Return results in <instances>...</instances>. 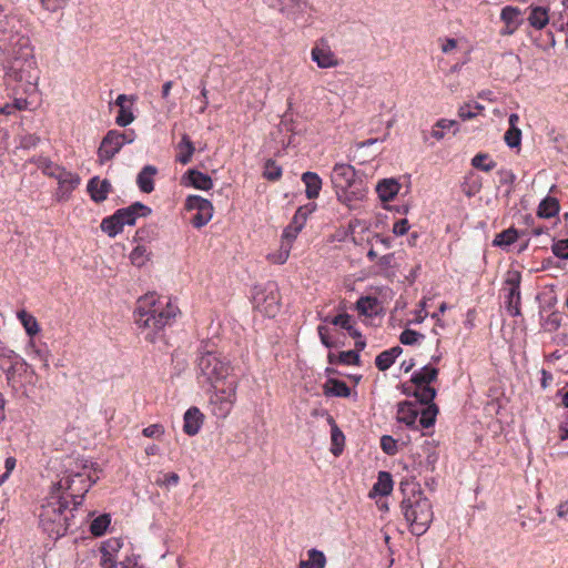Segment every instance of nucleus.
<instances>
[{
  "instance_id": "79ce46f5",
  "label": "nucleus",
  "mask_w": 568,
  "mask_h": 568,
  "mask_svg": "<svg viewBox=\"0 0 568 568\" xmlns=\"http://www.w3.org/2000/svg\"><path fill=\"white\" fill-rule=\"evenodd\" d=\"M19 318L21 320L28 335L34 336L39 333L40 327L37 320L32 315H29L26 311H22L19 313Z\"/></svg>"
},
{
  "instance_id": "338daca9",
  "label": "nucleus",
  "mask_w": 568,
  "mask_h": 568,
  "mask_svg": "<svg viewBox=\"0 0 568 568\" xmlns=\"http://www.w3.org/2000/svg\"><path fill=\"white\" fill-rule=\"evenodd\" d=\"M408 230H409V223H408V220H406V219H402L394 223L393 233L395 235H398V236L405 235L408 232Z\"/></svg>"
},
{
  "instance_id": "58836bf2",
  "label": "nucleus",
  "mask_w": 568,
  "mask_h": 568,
  "mask_svg": "<svg viewBox=\"0 0 568 568\" xmlns=\"http://www.w3.org/2000/svg\"><path fill=\"white\" fill-rule=\"evenodd\" d=\"M110 523V516L106 514L97 517L95 519L92 520L90 525L91 534L97 537L102 536L106 531V528L109 527Z\"/></svg>"
},
{
  "instance_id": "7c9ffc66",
  "label": "nucleus",
  "mask_w": 568,
  "mask_h": 568,
  "mask_svg": "<svg viewBox=\"0 0 568 568\" xmlns=\"http://www.w3.org/2000/svg\"><path fill=\"white\" fill-rule=\"evenodd\" d=\"M192 186L199 190L209 191L213 187V181L210 175L202 173L195 169L189 170L186 173Z\"/></svg>"
},
{
  "instance_id": "b1692460",
  "label": "nucleus",
  "mask_w": 568,
  "mask_h": 568,
  "mask_svg": "<svg viewBox=\"0 0 568 568\" xmlns=\"http://www.w3.org/2000/svg\"><path fill=\"white\" fill-rule=\"evenodd\" d=\"M402 353L403 349L400 346H394L389 349L383 351L375 358L376 367L382 372L388 369Z\"/></svg>"
},
{
  "instance_id": "9d476101",
  "label": "nucleus",
  "mask_w": 568,
  "mask_h": 568,
  "mask_svg": "<svg viewBox=\"0 0 568 568\" xmlns=\"http://www.w3.org/2000/svg\"><path fill=\"white\" fill-rule=\"evenodd\" d=\"M119 131L110 130L102 139L98 149V159L101 164L110 161L120 152L122 145L119 141Z\"/></svg>"
},
{
  "instance_id": "f257e3e1",
  "label": "nucleus",
  "mask_w": 568,
  "mask_h": 568,
  "mask_svg": "<svg viewBox=\"0 0 568 568\" xmlns=\"http://www.w3.org/2000/svg\"><path fill=\"white\" fill-rule=\"evenodd\" d=\"M179 312V307L171 301H162L156 298L155 294L150 293L136 301L134 321L140 328L150 329L145 338L153 343L154 334L170 325Z\"/></svg>"
},
{
  "instance_id": "09e8293b",
  "label": "nucleus",
  "mask_w": 568,
  "mask_h": 568,
  "mask_svg": "<svg viewBox=\"0 0 568 568\" xmlns=\"http://www.w3.org/2000/svg\"><path fill=\"white\" fill-rule=\"evenodd\" d=\"M39 168L45 175L54 179L64 170V168L59 166L58 164L53 163L48 159L40 160Z\"/></svg>"
},
{
  "instance_id": "ddd939ff",
  "label": "nucleus",
  "mask_w": 568,
  "mask_h": 568,
  "mask_svg": "<svg viewBox=\"0 0 568 568\" xmlns=\"http://www.w3.org/2000/svg\"><path fill=\"white\" fill-rule=\"evenodd\" d=\"M521 10L517 7L506 6L501 9L500 19L505 22L501 36H511L523 23Z\"/></svg>"
},
{
  "instance_id": "393cba45",
  "label": "nucleus",
  "mask_w": 568,
  "mask_h": 568,
  "mask_svg": "<svg viewBox=\"0 0 568 568\" xmlns=\"http://www.w3.org/2000/svg\"><path fill=\"white\" fill-rule=\"evenodd\" d=\"M235 402L232 399H224L219 396L211 395L210 405L212 414L219 418H225L230 415L233 409Z\"/></svg>"
},
{
  "instance_id": "3c124183",
  "label": "nucleus",
  "mask_w": 568,
  "mask_h": 568,
  "mask_svg": "<svg viewBox=\"0 0 568 568\" xmlns=\"http://www.w3.org/2000/svg\"><path fill=\"white\" fill-rule=\"evenodd\" d=\"M14 359H18L17 353L11 349L4 342L0 341V366H4Z\"/></svg>"
},
{
  "instance_id": "13d9d810",
  "label": "nucleus",
  "mask_w": 568,
  "mask_h": 568,
  "mask_svg": "<svg viewBox=\"0 0 568 568\" xmlns=\"http://www.w3.org/2000/svg\"><path fill=\"white\" fill-rule=\"evenodd\" d=\"M458 116L463 121H467V120H471V119L476 118L477 116V112L474 111L473 103L471 102H466L463 105H460L458 108Z\"/></svg>"
},
{
  "instance_id": "c756f323",
  "label": "nucleus",
  "mask_w": 568,
  "mask_h": 568,
  "mask_svg": "<svg viewBox=\"0 0 568 568\" xmlns=\"http://www.w3.org/2000/svg\"><path fill=\"white\" fill-rule=\"evenodd\" d=\"M528 21L532 28L537 30L544 29L549 22L548 10L544 7L530 6Z\"/></svg>"
},
{
  "instance_id": "49530a36",
  "label": "nucleus",
  "mask_w": 568,
  "mask_h": 568,
  "mask_svg": "<svg viewBox=\"0 0 568 568\" xmlns=\"http://www.w3.org/2000/svg\"><path fill=\"white\" fill-rule=\"evenodd\" d=\"M130 260L133 265L139 267L143 266L149 260L146 247L143 245H138L134 247L130 254Z\"/></svg>"
},
{
  "instance_id": "bb28decb",
  "label": "nucleus",
  "mask_w": 568,
  "mask_h": 568,
  "mask_svg": "<svg viewBox=\"0 0 568 568\" xmlns=\"http://www.w3.org/2000/svg\"><path fill=\"white\" fill-rule=\"evenodd\" d=\"M438 369L429 365H425L420 371L415 372L410 382L416 386L428 385L437 379Z\"/></svg>"
},
{
  "instance_id": "2eb2a0df",
  "label": "nucleus",
  "mask_w": 568,
  "mask_h": 568,
  "mask_svg": "<svg viewBox=\"0 0 568 568\" xmlns=\"http://www.w3.org/2000/svg\"><path fill=\"white\" fill-rule=\"evenodd\" d=\"M59 184L58 196L60 200H68L73 190L80 184V176L65 169L55 176Z\"/></svg>"
},
{
  "instance_id": "20e7f679",
  "label": "nucleus",
  "mask_w": 568,
  "mask_h": 568,
  "mask_svg": "<svg viewBox=\"0 0 568 568\" xmlns=\"http://www.w3.org/2000/svg\"><path fill=\"white\" fill-rule=\"evenodd\" d=\"M197 369L200 383L216 385V383H224L233 368L230 362L222 359L220 355L206 352L199 357Z\"/></svg>"
},
{
  "instance_id": "c03bdc74",
  "label": "nucleus",
  "mask_w": 568,
  "mask_h": 568,
  "mask_svg": "<svg viewBox=\"0 0 568 568\" xmlns=\"http://www.w3.org/2000/svg\"><path fill=\"white\" fill-rule=\"evenodd\" d=\"M292 245L290 243L282 242L278 252L268 254L267 258L275 264H284L291 252Z\"/></svg>"
},
{
  "instance_id": "4d7b16f0",
  "label": "nucleus",
  "mask_w": 568,
  "mask_h": 568,
  "mask_svg": "<svg viewBox=\"0 0 568 568\" xmlns=\"http://www.w3.org/2000/svg\"><path fill=\"white\" fill-rule=\"evenodd\" d=\"M134 121V115L131 110L122 108L119 110V114L115 119V123L119 126H126Z\"/></svg>"
},
{
  "instance_id": "aec40b11",
  "label": "nucleus",
  "mask_w": 568,
  "mask_h": 568,
  "mask_svg": "<svg viewBox=\"0 0 568 568\" xmlns=\"http://www.w3.org/2000/svg\"><path fill=\"white\" fill-rule=\"evenodd\" d=\"M337 200L345 204L348 209H353V202L362 200L365 196L366 190L364 184L356 185L349 190L335 191Z\"/></svg>"
},
{
  "instance_id": "0eeeda50",
  "label": "nucleus",
  "mask_w": 568,
  "mask_h": 568,
  "mask_svg": "<svg viewBox=\"0 0 568 568\" xmlns=\"http://www.w3.org/2000/svg\"><path fill=\"white\" fill-rule=\"evenodd\" d=\"M331 180L335 191H345L363 184V180L357 178L354 166L345 163L335 164L331 174Z\"/></svg>"
},
{
  "instance_id": "412c9836",
  "label": "nucleus",
  "mask_w": 568,
  "mask_h": 568,
  "mask_svg": "<svg viewBox=\"0 0 568 568\" xmlns=\"http://www.w3.org/2000/svg\"><path fill=\"white\" fill-rule=\"evenodd\" d=\"M178 151L179 152L175 156V160L178 162H180L183 165L191 162L192 156L195 152V146L186 133L182 134L181 141L178 144Z\"/></svg>"
},
{
  "instance_id": "774afa93",
  "label": "nucleus",
  "mask_w": 568,
  "mask_h": 568,
  "mask_svg": "<svg viewBox=\"0 0 568 568\" xmlns=\"http://www.w3.org/2000/svg\"><path fill=\"white\" fill-rule=\"evenodd\" d=\"M209 90L206 89V84H205V81H201V95L199 98V100L201 101V106H200V110L199 112L200 113H204L205 110L207 109V105H209Z\"/></svg>"
},
{
  "instance_id": "f704fd0d",
  "label": "nucleus",
  "mask_w": 568,
  "mask_h": 568,
  "mask_svg": "<svg viewBox=\"0 0 568 568\" xmlns=\"http://www.w3.org/2000/svg\"><path fill=\"white\" fill-rule=\"evenodd\" d=\"M373 490L381 496L389 495L393 490L392 475L387 471H379L377 481L374 484Z\"/></svg>"
},
{
  "instance_id": "cd10ccee",
  "label": "nucleus",
  "mask_w": 568,
  "mask_h": 568,
  "mask_svg": "<svg viewBox=\"0 0 568 568\" xmlns=\"http://www.w3.org/2000/svg\"><path fill=\"white\" fill-rule=\"evenodd\" d=\"M325 396L348 397L351 389L347 384L336 378H329L324 385Z\"/></svg>"
},
{
  "instance_id": "bf43d9fd",
  "label": "nucleus",
  "mask_w": 568,
  "mask_h": 568,
  "mask_svg": "<svg viewBox=\"0 0 568 568\" xmlns=\"http://www.w3.org/2000/svg\"><path fill=\"white\" fill-rule=\"evenodd\" d=\"M40 138L36 134L27 133L21 135L19 146L22 149H31L38 145Z\"/></svg>"
},
{
  "instance_id": "5701e85b",
  "label": "nucleus",
  "mask_w": 568,
  "mask_h": 568,
  "mask_svg": "<svg viewBox=\"0 0 568 568\" xmlns=\"http://www.w3.org/2000/svg\"><path fill=\"white\" fill-rule=\"evenodd\" d=\"M210 386L214 388V393L212 395L236 402V392L239 386L237 381L227 378L224 383H216V385Z\"/></svg>"
},
{
  "instance_id": "a19ab883",
  "label": "nucleus",
  "mask_w": 568,
  "mask_h": 568,
  "mask_svg": "<svg viewBox=\"0 0 568 568\" xmlns=\"http://www.w3.org/2000/svg\"><path fill=\"white\" fill-rule=\"evenodd\" d=\"M488 159H489V155L487 153H478L477 155H475L473 158L471 165L475 169H478V170H481L485 172H489L495 169L496 162H494L491 160L486 162Z\"/></svg>"
},
{
  "instance_id": "37998d69",
  "label": "nucleus",
  "mask_w": 568,
  "mask_h": 568,
  "mask_svg": "<svg viewBox=\"0 0 568 568\" xmlns=\"http://www.w3.org/2000/svg\"><path fill=\"white\" fill-rule=\"evenodd\" d=\"M263 176L268 181H276L282 176V168L272 159H268L264 165Z\"/></svg>"
},
{
  "instance_id": "ea45409f",
  "label": "nucleus",
  "mask_w": 568,
  "mask_h": 568,
  "mask_svg": "<svg viewBox=\"0 0 568 568\" xmlns=\"http://www.w3.org/2000/svg\"><path fill=\"white\" fill-rule=\"evenodd\" d=\"M377 306V298L371 296H362L356 302L357 311L363 315H371Z\"/></svg>"
},
{
  "instance_id": "a211bd4d",
  "label": "nucleus",
  "mask_w": 568,
  "mask_h": 568,
  "mask_svg": "<svg viewBox=\"0 0 568 568\" xmlns=\"http://www.w3.org/2000/svg\"><path fill=\"white\" fill-rule=\"evenodd\" d=\"M204 415L197 407L189 408L184 414L183 430L189 436L196 435L203 424Z\"/></svg>"
},
{
  "instance_id": "6e6552de",
  "label": "nucleus",
  "mask_w": 568,
  "mask_h": 568,
  "mask_svg": "<svg viewBox=\"0 0 568 568\" xmlns=\"http://www.w3.org/2000/svg\"><path fill=\"white\" fill-rule=\"evenodd\" d=\"M185 207L186 210L197 211L192 219V225L196 229L206 225L213 216V204L200 195L187 196Z\"/></svg>"
},
{
  "instance_id": "473e14b6",
  "label": "nucleus",
  "mask_w": 568,
  "mask_h": 568,
  "mask_svg": "<svg viewBox=\"0 0 568 568\" xmlns=\"http://www.w3.org/2000/svg\"><path fill=\"white\" fill-rule=\"evenodd\" d=\"M329 423L332 424L331 452L334 456H339L344 449L345 436H344L343 432L338 428V426L336 425V423L333 418H329Z\"/></svg>"
},
{
  "instance_id": "9b49d317",
  "label": "nucleus",
  "mask_w": 568,
  "mask_h": 568,
  "mask_svg": "<svg viewBox=\"0 0 568 568\" xmlns=\"http://www.w3.org/2000/svg\"><path fill=\"white\" fill-rule=\"evenodd\" d=\"M506 284L509 286L507 311L511 316H518L520 315V274L518 272L508 273Z\"/></svg>"
},
{
  "instance_id": "de8ad7c7",
  "label": "nucleus",
  "mask_w": 568,
  "mask_h": 568,
  "mask_svg": "<svg viewBox=\"0 0 568 568\" xmlns=\"http://www.w3.org/2000/svg\"><path fill=\"white\" fill-rule=\"evenodd\" d=\"M504 140L509 148H519L521 143V130L519 128H509L505 132Z\"/></svg>"
},
{
  "instance_id": "a878e982",
  "label": "nucleus",
  "mask_w": 568,
  "mask_h": 568,
  "mask_svg": "<svg viewBox=\"0 0 568 568\" xmlns=\"http://www.w3.org/2000/svg\"><path fill=\"white\" fill-rule=\"evenodd\" d=\"M399 191V184L394 179H384L376 185V192L383 202L390 201Z\"/></svg>"
},
{
  "instance_id": "4c0bfd02",
  "label": "nucleus",
  "mask_w": 568,
  "mask_h": 568,
  "mask_svg": "<svg viewBox=\"0 0 568 568\" xmlns=\"http://www.w3.org/2000/svg\"><path fill=\"white\" fill-rule=\"evenodd\" d=\"M518 239V231L515 227H509L500 233H498L494 241L493 245L495 246H509L515 243Z\"/></svg>"
},
{
  "instance_id": "680f3d73",
  "label": "nucleus",
  "mask_w": 568,
  "mask_h": 568,
  "mask_svg": "<svg viewBox=\"0 0 568 568\" xmlns=\"http://www.w3.org/2000/svg\"><path fill=\"white\" fill-rule=\"evenodd\" d=\"M122 547V542L119 538L109 539L101 548L104 556L110 555L112 551H118Z\"/></svg>"
},
{
  "instance_id": "864d4df0",
  "label": "nucleus",
  "mask_w": 568,
  "mask_h": 568,
  "mask_svg": "<svg viewBox=\"0 0 568 568\" xmlns=\"http://www.w3.org/2000/svg\"><path fill=\"white\" fill-rule=\"evenodd\" d=\"M381 447L383 452L389 456L396 455L398 448H397V442L389 435H384L381 438Z\"/></svg>"
},
{
  "instance_id": "4be33fe9",
  "label": "nucleus",
  "mask_w": 568,
  "mask_h": 568,
  "mask_svg": "<svg viewBox=\"0 0 568 568\" xmlns=\"http://www.w3.org/2000/svg\"><path fill=\"white\" fill-rule=\"evenodd\" d=\"M158 173V170L153 165H145L136 178L139 189L144 193H151L154 190L153 178Z\"/></svg>"
},
{
  "instance_id": "423d86ee",
  "label": "nucleus",
  "mask_w": 568,
  "mask_h": 568,
  "mask_svg": "<svg viewBox=\"0 0 568 568\" xmlns=\"http://www.w3.org/2000/svg\"><path fill=\"white\" fill-rule=\"evenodd\" d=\"M280 292L274 283H268L266 287L254 297L256 308L268 317L276 316L280 311Z\"/></svg>"
},
{
  "instance_id": "6ab92c4d",
  "label": "nucleus",
  "mask_w": 568,
  "mask_h": 568,
  "mask_svg": "<svg viewBox=\"0 0 568 568\" xmlns=\"http://www.w3.org/2000/svg\"><path fill=\"white\" fill-rule=\"evenodd\" d=\"M302 181L305 184V194L308 200L318 197L322 189V179L317 173L307 171L302 174Z\"/></svg>"
},
{
  "instance_id": "5fc2aeb1",
  "label": "nucleus",
  "mask_w": 568,
  "mask_h": 568,
  "mask_svg": "<svg viewBox=\"0 0 568 568\" xmlns=\"http://www.w3.org/2000/svg\"><path fill=\"white\" fill-rule=\"evenodd\" d=\"M423 337H424L423 334H420L416 331L406 328L400 333L399 341L404 345H414L415 343L418 342L419 338H423Z\"/></svg>"
},
{
  "instance_id": "f8f14e48",
  "label": "nucleus",
  "mask_w": 568,
  "mask_h": 568,
  "mask_svg": "<svg viewBox=\"0 0 568 568\" xmlns=\"http://www.w3.org/2000/svg\"><path fill=\"white\" fill-rule=\"evenodd\" d=\"M152 210L144 205L141 202H134L128 207L119 209L114 213L116 214V219L123 222L124 225H134L135 221L139 216H148L150 215Z\"/></svg>"
},
{
  "instance_id": "f03ea898",
  "label": "nucleus",
  "mask_w": 568,
  "mask_h": 568,
  "mask_svg": "<svg viewBox=\"0 0 568 568\" xmlns=\"http://www.w3.org/2000/svg\"><path fill=\"white\" fill-rule=\"evenodd\" d=\"M399 489L404 496L400 510L409 525L410 532L415 536L424 535L434 518L432 503L417 483L402 481Z\"/></svg>"
},
{
  "instance_id": "052dcab7",
  "label": "nucleus",
  "mask_w": 568,
  "mask_h": 568,
  "mask_svg": "<svg viewBox=\"0 0 568 568\" xmlns=\"http://www.w3.org/2000/svg\"><path fill=\"white\" fill-rule=\"evenodd\" d=\"M142 434L149 438H160L164 434V427L160 424H152L145 427Z\"/></svg>"
},
{
  "instance_id": "e2e57ef3",
  "label": "nucleus",
  "mask_w": 568,
  "mask_h": 568,
  "mask_svg": "<svg viewBox=\"0 0 568 568\" xmlns=\"http://www.w3.org/2000/svg\"><path fill=\"white\" fill-rule=\"evenodd\" d=\"M306 213L303 211V207H300L296 213L294 214L292 222L290 223L291 226H295L298 231H301L304 227V224L306 222Z\"/></svg>"
},
{
  "instance_id": "4468645a",
  "label": "nucleus",
  "mask_w": 568,
  "mask_h": 568,
  "mask_svg": "<svg viewBox=\"0 0 568 568\" xmlns=\"http://www.w3.org/2000/svg\"><path fill=\"white\" fill-rule=\"evenodd\" d=\"M276 7L293 21L302 19L308 8L307 0H276Z\"/></svg>"
},
{
  "instance_id": "e433bc0d",
  "label": "nucleus",
  "mask_w": 568,
  "mask_h": 568,
  "mask_svg": "<svg viewBox=\"0 0 568 568\" xmlns=\"http://www.w3.org/2000/svg\"><path fill=\"white\" fill-rule=\"evenodd\" d=\"M101 229L109 236L114 237L123 231V222L116 219V214L105 217L101 222Z\"/></svg>"
},
{
  "instance_id": "c85d7f7f",
  "label": "nucleus",
  "mask_w": 568,
  "mask_h": 568,
  "mask_svg": "<svg viewBox=\"0 0 568 568\" xmlns=\"http://www.w3.org/2000/svg\"><path fill=\"white\" fill-rule=\"evenodd\" d=\"M559 201L552 196H546L538 205L537 215L541 219H550L559 213Z\"/></svg>"
},
{
  "instance_id": "8fccbe9b",
  "label": "nucleus",
  "mask_w": 568,
  "mask_h": 568,
  "mask_svg": "<svg viewBox=\"0 0 568 568\" xmlns=\"http://www.w3.org/2000/svg\"><path fill=\"white\" fill-rule=\"evenodd\" d=\"M323 322L331 323L336 326H341L342 328L349 329L352 325V316L347 313L338 314L335 317L326 316L323 318Z\"/></svg>"
},
{
  "instance_id": "2f4dec72",
  "label": "nucleus",
  "mask_w": 568,
  "mask_h": 568,
  "mask_svg": "<svg viewBox=\"0 0 568 568\" xmlns=\"http://www.w3.org/2000/svg\"><path fill=\"white\" fill-rule=\"evenodd\" d=\"M308 559L301 560L298 568H325L326 557L323 551L315 548L307 551Z\"/></svg>"
},
{
  "instance_id": "6e6d98bb",
  "label": "nucleus",
  "mask_w": 568,
  "mask_h": 568,
  "mask_svg": "<svg viewBox=\"0 0 568 568\" xmlns=\"http://www.w3.org/2000/svg\"><path fill=\"white\" fill-rule=\"evenodd\" d=\"M551 250L557 257L568 260V239L555 242Z\"/></svg>"
},
{
  "instance_id": "72a5a7b5",
  "label": "nucleus",
  "mask_w": 568,
  "mask_h": 568,
  "mask_svg": "<svg viewBox=\"0 0 568 568\" xmlns=\"http://www.w3.org/2000/svg\"><path fill=\"white\" fill-rule=\"evenodd\" d=\"M438 414V407L436 404H430L426 406L423 410L419 412V419L417 420L418 428H429L436 422V416Z\"/></svg>"
},
{
  "instance_id": "69168bd1",
  "label": "nucleus",
  "mask_w": 568,
  "mask_h": 568,
  "mask_svg": "<svg viewBox=\"0 0 568 568\" xmlns=\"http://www.w3.org/2000/svg\"><path fill=\"white\" fill-rule=\"evenodd\" d=\"M317 332H318V336L321 338V342L322 344L327 347V348H332L334 347V343L333 341L331 339L329 335H328V328L324 325H320L317 327Z\"/></svg>"
},
{
  "instance_id": "0e129e2a",
  "label": "nucleus",
  "mask_w": 568,
  "mask_h": 568,
  "mask_svg": "<svg viewBox=\"0 0 568 568\" xmlns=\"http://www.w3.org/2000/svg\"><path fill=\"white\" fill-rule=\"evenodd\" d=\"M298 231L295 226H291L290 224L284 229L282 234V242L290 243L292 245L293 241L297 237Z\"/></svg>"
},
{
  "instance_id": "c9c22d12",
  "label": "nucleus",
  "mask_w": 568,
  "mask_h": 568,
  "mask_svg": "<svg viewBox=\"0 0 568 568\" xmlns=\"http://www.w3.org/2000/svg\"><path fill=\"white\" fill-rule=\"evenodd\" d=\"M436 389L432 387L430 384L423 385L419 387L415 386V389L413 392V396L417 398L418 403L426 406L435 404L434 399L436 397Z\"/></svg>"
},
{
  "instance_id": "a18cd8bd",
  "label": "nucleus",
  "mask_w": 568,
  "mask_h": 568,
  "mask_svg": "<svg viewBox=\"0 0 568 568\" xmlns=\"http://www.w3.org/2000/svg\"><path fill=\"white\" fill-rule=\"evenodd\" d=\"M29 354L33 359H39L43 363L45 367L49 366L48 359H49V352L44 348H40L36 345L33 339H30L28 344Z\"/></svg>"
},
{
  "instance_id": "603ef678",
  "label": "nucleus",
  "mask_w": 568,
  "mask_h": 568,
  "mask_svg": "<svg viewBox=\"0 0 568 568\" xmlns=\"http://www.w3.org/2000/svg\"><path fill=\"white\" fill-rule=\"evenodd\" d=\"M337 362L343 365H359V354L355 351L341 352Z\"/></svg>"
},
{
  "instance_id": "7ed1b4c3",
  "label": "nucleus",
  "mask_w": 568,
  "mask_h": 568,
  "mask_svg": "<svg viewBox=\"0 0 568 568\" xmlns=\"http://www.w3.org/2000/svg\"><path fill=\"white\" fill-rule=\"evenodd\" d=\"M6 74L14 81L31 83L36 70L33 47L29 37L12 34L7 49Z\"/></svg>"
},
{
  "instance_id": "1a4fd4ad",
  "label": "nucleus",
  "mask_w": 568,
  "mask_h": 568,
  "mask_svg": "<svg viewBox=\"0 0 568 568\" xmlns=\"http://www.w3.org/2000/svg\"><path fill=\"white\" fill-rule=\"evenodd\" d=\"M312 61L321 69H329L339 65V60L331 49L327 40L320 39L315 42L311 51Z\"/></svg>"
},
{
  "instance_id": "dca6fc26",
  "label": "nucleus",
  "mask_w": 568,
  "mask_h": 568,
  "mask_svg": "<svg viewBox=\"0 0 568 568\" xmlns=\"http://www.w3.org/2000/svg\"><path fill=\"white\" fill-rule=\"evenodd\" d=\"M87 190L93 202L101 203L108 199L112 185L106 179L100 180L99 176H93L89 180Z\"/></svg>"
},
{
  "instance_id": "39448f33",
  "label": "nucleus",
  "mask_w": 568,
  "mask_h": 568,
  "mask_svg": "<svg viewBox=\"0 0 568 568\" xmlns=\"http://www.w3.org/2000/svg\"><path fill=\"white\" fill-rule=\"evenodd\" d=\"M68 509V501L58 498L42 505L39 515L40 523L45 530L54 534L57 537L63 536L69 527L68 518L64 511Z\"/></svg>"
},
{
  "instance_id": "f3484780",
  "label": "nucleus",
  "mask_w": 568,
  "mask_h": 568,
  "mask_svg": "<svg viewBox=\"0 0 568 568\" xmlns=\"http://www.w3.org/2000/svg\"><path fill=\"white\" fill-rule=\"evenodd\" d=\"M419 410L415 403L404 400L398 404L396 419L399 423H404L406 426L418 429L417 417Z\"/></svg>"
}]
</instances>
